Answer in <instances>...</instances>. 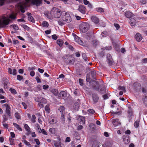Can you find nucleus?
<instances>
[{
	"label": "nucleus",
	"instance_id": "f257e3e1",
	"mask_svg": "<svg viewBox=\"0 0 147 147\" xmlns=\"http://www.w3.org/2000/svg\"><path fill=\"white\" fill-rule=\"evenodd\" d=\"M71 21V18L69 13H65L62 16L61 19L58 22L59 25L62 26L65 24L66 22L69 23Z\"/></svg>",
	"mask_w": 147,
	"mask_h": 147
},
{
	"label": "nucleus",
	"instance_id": "f03ea898",
	"mask_svg": "<svg viewBox=\"0 0 147 147\" xmlns=\"http://www.w3.org/2000/svg\"><path fill=\"white\" fill-rule=\"evenodd\" d=\"M61 13L59 9L56 7L53 8L50 13L47 14V17L49 18L51 17L53 18H59L61 16Z\"/></svg>",
	"mask_w": 147,
	"mask_h": 147
},
{
	"label": "nucleus",
	"instance_id": "7ed1b4c3",
	"mask_svg": "<svg viewBox=\"0 0 147 147\" xmlns=\"http://www.w3.org/2000/svg\"><path fill=\"white\" fill-rule=\"evenodd\" d=\"M24 4L25 8H23L22 6H21L20 8V11L23 13L25 12L24 9L25 7L29 6L30 4L37 5V0H25Z\"/></svg>",
	"mask_w": 147,
	"mask_h": 147
},
{
	"label": "nucleus",
	"instance_id": "20e7f679",
	"mask_svg": "<svg viewBox=\"0 0 147 147\" xmlns=\"http://www.w3.org/2000/svg\"><path fill=\"white\" fill-rule=\"evenodd\" d=\"M9 18L3 16L2 18L0 19V28L4 27L8 25L10 21Z\"/></svg>",
	"mask_w": 147,
	"mask_h": 147
},
{
	"label": "nucleus",
	"instance_id": "39448f33",
	"mask_svg": "<svg viewBox=\"0 0 147 147\" xmlns=\"http://www.w3.org/2000/svg\"><path fill=\"white\" fill-rule=\"evenodd\" d=\"M49 122L51 124H54L57 122V120L54 115H52L49 119Z\"/></svg>",
	"mask_w": 147,
	"mask_h": 147
},
{
	"label": "nucleus",
	"instance_id": "423d86ee",
	"mask_svg": "<svg viewBox=\"0 0 147 147\" xmlns=\"http://www.w3.org/2000/svg\"><path fill=\"white\" fill-rule=\"evenodd\" d=\"M38 102V105L41 108L43 106L42 103H45L47 101L45 99L41 97L40 98H38V100H37Z\"/></svg>",
	"mask_w": 147,
	"mask_h": 147
},
{
	"label": "nucleus",
	"instance_id": "0eeeda50",
	"mask_svg": "<svg viewBox=\"0 0 147 147\" xmlns=\"http://www.w3.org/2000/svg\"><path fill=\"white\" fill-rule=\"evenodd\" d=\"M89 28V25L87 23H84L82 26L81 28V30L83 32H87Z\"/></svg>",
	"mask_w": 147,
	"mask_h": 147
},
{
	"label": "nucleus",
	"instance_id": "6e6552de",
	"mask_svg": "<svg viewBox=\"0 0 147 147\" xmlns=\"http://www.w3.org/2000/svg\"><path fill=\"white\" fill-rule=\"evenodd\" d=\"M4 105L6 107V113L8 116H10L11 115V114L10 113L11 108L10 106L7 103L5 104Z\"/></svg>",
	"mask_w": 147,
	"mask_h": 147
},
{
	"label": "nucleus",
	"instance_id": "1a4fd4ad",
	"mask_svg": "<svg viewBox=\"0 0 147 147\" xmlns=\"http://www.w3.org/2000/svg\"><path fill=\"white\" fill-rule=\"evenodd\" d=\"M74 39L75 41L80 45H84V43L83 41L78 36L75 35L74 36Z\"/></svg>",
	"mask_w": 147,
	"mask_h": 147
},
{
	"label": "nucleus",
	"instance_id": "9d476101",
	"mask_svg": "<svg viewBox=\"0 0 147 147\" xmlns=\"http://www.w3.org/2000/svg\"><path fill=\"white\" fill-rule=\"evenodd\" d=\"M107 61L109 65H112L113 63V60L111 56L109 54H107Z\"/></svg>",
	"mask_w": 147,
	"mask_h": 147
},
{
	"label": "nucleus",
	"instance_id": "9b49d317",
	"mask_svg": "<svg viewBox=\"0 0 147 147\" xmlns=\"http://www.w3.org/2000/svg\"><path fill=\"white\" fill-rule=\"evenodd\" d=\"M78 9L80 12L82 14H84L86 13V8L84 5H80Z\"/></svg>",
	"mask_w": 147,
	"mask_h": 147
},
{
	"label": "nucleus",
	"instance_id": "f8f14e48",
	"mask_svg": "<svg viewBox=\"0 0 147 147\" xmlns=\"http://www.w3.org/2000/svg\"><path fill=\"white\" fill-rule=\"evenodd\" d=\"M112 123L113 125L115 126L119 125L121 124L120 122L119 121V120L117 119H113L112 120Z\"/></svg>",
	"mask_w": 147,
	"mask_h": 147
},
{
	"label": "nucleus",
	"instance_id": "ddd939ff",
	"mask_svg": "<svg viewBox=\"0 0 147 147\" xmlns=\"http://www.w3.org/2000/svg\"><path fill=\"white\" fill-rule=\"evenodd\" d=\"M24 128L26 131L27 132V133L26 134V135L27 136H28L31 133L30 131V128L29 127L28 124H25L24 126Z\"/></svg>",
	"mask_w": 147,
	"mask_h": 147
},
{
	"label": "nucleus",
	"instance_id": "4468645a",
	"mask_svg": "<svg viewBox=\"0 0 147 147\" xmlns=\"http://www.w3.org/2000/svg\"><path fill=\"white\" fill-rule=\"evenodd\" d=\"M58 141H55L54 144L55 147H62L61 145V139L60 138H58Z\"/></svg>",
	"mask_w": 147,
	"mask_h": 147
},
{
	"label": "nucleus",
	"instance_id": "2eb2a0df",
	"mask_svg": "<svg viewBox=\"0 0 147 147\" xmlns=\"http://www.w3.org/2000/svg\"><path fill=\"white\" fill-rule=\"evenodd\" d=\"M78 119L80 124H84L85 123V117L82 116H79L78 117Z\"/></svg>",
	"mask_w": 147,
	"mask_h": 147
},
{
	"label": "nucleus",
	"instance_id": "dca6fc26",
	"mask_svg": "<svg viewBox=\"0 0 147 147\" xmlns=\"http://www.w3.org/2000/svg\"><path fill=\"white\" fill-rule=\"evenodd\" d=\"M37 130L38 131V132L39 133H42V134L47 135V133L45 129H42L41 130V129L40 127L38 125H37Z\"/></svg>",
	"mask_w": 147,
	"mask_h": 147
},
{
	"label": "nucleus",
	"instance_id": "f3484780",
	"mask_svg": "<svg viewBox=\"0 0 147 147\" xmlns=\"http://www.w3.org/2000/svg\"><path fill=\"white\" fill-rule=\"evenodd\" d=\"M92 97L94 102V103H96L98 100V97L97 94H92Z\"/></svg>",
	"mask_w": 147,
	"mask_h": 147
},
{
	"label": "nucleus",
	"instance_id": "a211bd4d",
	"mask_svg": "<svg viewBox=\"0 0 147 147\" xmlns=\"http://www.w3.org/2000/svg\"><path fill=\"white\" fill-rule=\"evenodd\" d=\"M135 38L136 40L138 42L140 41L142 39V37L140 34L139 33H138L136 34Z\"/></svg>",
	"mask_w": 147,
	"mask_h": 147
},
{
	"label": "nucleus",
	"instance_id": "6ab92c4d",
	"mask_svg": "<svg viewBox=\"0 0 147 147\" xmlns=\"http://www.w3.org/2000/svg\"><path fill=\"white\" fill-rule=\"evenodd\" d=\"M50 90L51 92L53 93L55 96H57L59 92L58 90L57 89L52 88Z\"/></svg>",
	"mask_w": 147,
	"mask_h": 147
},
{
	"label": "nucleus",
	"instance_id": "aec40b11",
	"mask_svg": "<svg viewBox=\"0 0 147 147\" xmlns=\"http://www.w3.org/2000/svg\"><path fill=\"white\" fill-rule=\"evenodd\" d=\"M91 20L92 22L94 23L97 24L99 22V20L98 18L95 16H92L91 17Z\"/></svg>",
	"mask_w": 147,
	"mask_h": 147
},
{
	"label": "nucleus",
	"instance_id": "412c9836",
	"mask_svg": "<svg viewBox=\"0 0 147 147\" xmlns=\"http://www.w3.org/2000/svg\"><path fill=\"white\" fill-rule=\"evenodd\" d=\"M67 94L65 91H63L61 92L59 94V97L63 99L66 96Z\"/></svg>",
	"mask_w": 147,
	"mask_h": 147
},
{
	"label": "nucleus",
	"instance_id": "4be33fe9",
	"mask_svg": "<svg viewBox=\"0 0 147 147\" xmlns=\"http://www.w3.org/2000/svg\"><path fill=\"white\" fill-rule=\"evenodd\" d=\"M125 16L127 18H129L133 16L134 15L131 12L129 11H127L125 13Z\"/></svg>",
	"mask_w": 147,
	"mask_h": 147
},
{
	"label": "nucleus",
	"instance_id": "5701e85b",
	"mask_svg": "<svg viewBox=\"0 0 147 147\" xmlns=\"http://www.w3.org/2000/svg\"><path fill=\"white\" fill-rule=\"evenodd\" d=\"M129 23L131 26H133L136 25V22L135 19L132 18L129 20Z\"/></svg>",
	"mask_w": 147,
	"mask_h": 147
},
{
	"label": "nucleus",
	"instance_id": "b1692460",
	"mask_svg": "<svg viewBox=\"0 0 147 147\" xmlns=\"http://www.w3.org/2000/svg\"><path fill=\"white\" fill-rule=\"evenodd\" d=\"M30 14H31L30 13H27V15L28 16V19L29 21H31L32 22H34V18L32 16L30 15Z\"/></svg>",
	"mask_w": 147,
	"mask_h": 147
},
{
	"label": "nucleus",
	"instance_id": "393cba45",
	"mask_svg": "<svg viewBox=\"0 0 147 147\" xmlns=\"http://www.w3.org/2000/svg\"><path fill=\"white\" fill-rule=\"evenodd\" d=\"M13 125L18 130L20 131H22V128L20 127V125L15 123H13Z\"/></svg>",
	"mask_w": 147,
	"mask_h": 147
},
{
	"label": "nucleus",
	"instance_id": "a878e982",
	"mask_svg": "<svg viewBox=\"0 0 147 147\" xmlns=\"http://www.w3.org/2000/svg\"><path fill=\"white\" fill-rule=\"evenodd\" d=\"M129 110L127 111L128 116L130 117L131 116H132L133 114V112L131 109L130 108V107H129Z\"/></svg>",
	"mask_w": 147,
	"mask_h": 147
},
{
	"label": "nucleus",
	"instance_id": "bb28decb",
	"mask_svg": "<svg viewBox=\"0 0 147 147\" xmlns=\"http://www.w3.org/2000/svg\"><path fill=\"white\" fill-rule=\"evenodd\" d=\"M143 101L144 104L147 106V94H146L144 96Z\"/></svg>",
	"mask_w": 147,
	"mask_h": 147
},
{
	"label": "nucleus",
	"instance_id": "cd10ccee",
	"mask_svg": "<svg viewBox=\"0 0 147 147\" xmlns=\"http://www.w3.org/2000/svg\"><path fill=\"white\" fill-rule=\"evenodd\" d=\"M99 142L97 141H94L93 142L92 147H98Z\"/></svg>",
	"mask_w": 147,
	"mask_h": 147
},
{
	"label": "nucleus",
	"instance_id": "c85d7f7f",
	"mask_svg": "<svg viewBox=\"0 0 147 147\" xmlns=\"http://www.w3.org/2000/svg\"><path fill=\"white\" fill-rule=\"evenodd\" d=\"M57 44L60 47L61 46L63 43V41L61 39H58L57 41Z\"/></svg>",
	"mask_w": 147,
	"mask_h": 147
},
{
	"label": "nucleus",
	"instance_id": "c756f323",
	"mask_svg": "<svg viewBox=\"0 0 147 147\" xmlns=\"http://www.w3.org/2000/svg\"><path fill=\"white\" fill-rule=\"evenodd\" d=\"M58 110L61 113L65 112V109L64 107L62 106H61L58 109Z\"/></svg>",
	"mask_w": 147,
	"mask_h": 147
},
{
	"label": "nucleus",
	"instance_id": "7c9ffc66",
	"mask_svg": "<svg viewBox=\"0 0 147 147\" xmlns=\"http://www.w3.org/2000/svg\"><path fill=\"white\" fill-rule=\"evenodd\" d=\"M111 144L110 142H107L104 145H103L102 147H111Z\"/></svg>",
	"mask_w": 147,
	"mask_h": 147
},
{
	"label": "nucleus",
	"instance_id": "2f4dec72",
	"mask_svg": "<svg viewBox=\"0 0 147 147\" xmlns=\"http://www.w3.org/2000/svg\"><path fill=\"white\" fill-rule=\"evenodd\" d=\"M12 26L13 29L15 30H18L19 29V27L18 26L17 24H13L11 26Z\"/></svg>",
	"mask_w": 147,
	"mask_h": 147
},
{
	"label": "nucleus",
	"instance_id": "473e14b6",
	"mask_svg": "<svg viewBox=\"0 0 147 147\" xmlns=\"http://www.w3.org/2000/svg\"><path fill=\"white\" fill-rule=\"evenodd\" d=\"M42 26L43 27H48L49 26V24L46 21H43L42 24Z\"/></svg>",
	"mask_w": 147,
	"mask_h": 147
},
{
	"label": "nucleus",
	"instance_id": "72a5a7b5",
	"mask_svg": "<svg viewBox=\"0 0 147 147\" xmlns=\"http://www.w3.org/2000/svg\"><path fill=\"white\" fill-rule=\"evenodd\" d=\"M45 111L48 113H49V105H47L45 107Z\"/></svg>",
	"mask_w": 147,
	"mask_h": 147
},
{
	"label": "nucleus",
	"instance_id": "f704fd0d",
	"mask_svg": "<svg viewBox=\"0 0 147 147\" xmlns=\"http://www.w3.org/2000/svg\"><path fill=\"white\" fill-rule=\"evenodd\" d=\"M36 117L34 115H32V117H31V121L32 122L34 123L36 122Z\"/></svg>",
	"mask_w": 147,
	"mask_h": 147
},
{
	"label": "nucleus",
	"instance_id": "c9c22d12",
	"mask_svg": "<svg viewBox=\"0 0 147 147\" xmlns=\"http://www.w3.org/2000/svg\"><path fill=\"white\" fill-rule=\"evenodd\" d=\"M49 131L52 134H54L55 132V130L54 128H50L49 130Z\"/></svg>",
	"mask_w": 147,
	"mask_h": 147
},
{
	"label": "nucleus",
	"instance_id": "e433bc0d",
	"mask_svg": "<svg viewBox=\"0 0 147 147\" xmlns=\"http://www.w3.org/2000/svg\"><path fill=\"white\" fill-rule=\"evenodd\" d=\"M23 142L27 146H28L29 147H31V146L30 143L27 141L26 140H23Z\"/></svg>",
	"mask_w": 147,
	"mask_h": 147
},
{
	"label": "nucleus",
	"instance_id": "4c0bfd02",
	"mask_svg": "<svg viewBox=\"0 0 147 147\" xmlns=\"http://www.w3.org/2000/svg\"><path fill=\"white\" fill-rule=\"evenodd\" d=\"M9 91L12 94H16L17 93V92L16 90L14 89L10 88L9 89Z\"/></svg>",
	"mask_w": 147,
	"mask_h": 147
},
{
	"label": "nucleus",
	"instance_id": "58836bf2",
	"mask_svg": "<svg viewBox=\"0 0 147 147\" xmlns=\"http://www.w3.org/2000/svg\"><path fill=\"white\" fill-rule=\"evenodd\" d=\"M134 125L135 127L138 128L139 125V121H136L134 123Z\"/></svg>",
	"mask_w": 147,
	"mask_h": 147
},
{
	"label": "nucleus",
	"instance_id": "ea45409f",
	"mask_svg": "<svg viewBox=\"0 0 147 147\" xmlns=\"http://www.w3.org/2000/svg\"><path fill=\"white\" fill-rule=\"evenodd\" d=\"M118 89L119 90H122L124 92H125L126 91L125 90V87L124 86H123L122 87L119 86L118 87Z\"/></svg>",
	"mask_w": 147,
	"mask_h": 147
},
{
	"label": "nucleus",
	"instance_id": "a19ab883",
	"mask_svg": "<svg viewBox=\"0 0 147 147\" xmlns=\"http://www.w3.org/2000/svg\"><path fill=\"white\" fill-rule=\"evenodd\" d=\"M17 80L19 81H21L23 79V77L20 75H18L17 76Z\"/></svg>",
	"mask_w": 147,
	"mask_h": 147
},
{
	"label": "nucleus",
	"instance_id": "79ce46f5",
	"mask_svg": "<svg viewBox=\"0 0 147 147\" xmlns=\"http://www.w3.org/2000/svg\"><path fill=\"white\" fill-rule=\"evenodd\" d=\"M9 17L12 19H15L16 18V15L13 14H11L9 15Z\"/></svg>",
	"mask_w": 147,
	"mask_h": 147
},
{
	"label": "nucleus",
	"instance_id": "37998d69",
	"mask_svg": "<svg viewBox=\"0 0 147 147\" xmlns=\"http://www.w3.org/2000/svg\"><path fill=\"white\" fill-rule=\"evenodd\" d=\"M15 116L16 117V118L18 119H20V116L19 115L18 113L16 112L15 113Z\"/></svg>",
	"mask_w": 147,
	"mask_h": 147
},
{
	"label": "nucleus",
	"instance_id": "c03bdc74",
	"mask_svg": "<svg viewBox=\"0 0 147 147\" xmlns=\"http://www.w3.org/2000/svg\"><path fill=\"white\" fill-rule=\"evenodd\" d=\"M96 11L100 12H103L104 11V9L102 8L99 7L96 9Z\"/></svg>",
	"mask_w": 147,
	"mask_h": 147
},
{
	"label": "nucleus",
	"instance_id": "a18cd8bd",
	"mask_svg": "<svg viewBox=\"0 0 147 147\" xmlns=\"http://www.w3.org/2000/svg\"><path fill=\"white\" fill-rule=\"evenodd\" d=\"M114 26L116 28L117 30H118L120 28V26L117 24L114 23Z\"/></svg>",
	"mask_w": 147,
	"mask_h": 147
},
{
	"label": "nucleus",
	"instance_id": "49530a36",
	"mask_svg": "<svg viewBox=\"0 0 147 147\" xmlns=\"http://www.w3.org/2000/svg\"><path fill=\"white\" fill-rule=\"evenodd\" d=\"M65 112L61 113V120H63L65 117Z\"/></svg>",
	"mask_w": 147,
	"mask_h": 147
},
{
	"label": "nucleus",
	"instance_id": "de8ad7c7",
	"mask_svg": "<svg viewBox=\"0 0 147 147\" xmlns=\"http://www.w3.org/2000/svg\"><path fill=\"white\" fill-rule=\"evenodd\" d=\"M92 43L94 46H96L98 44V42L97 40H94L92 41Z\"/></svg>",
	"mask_w": 147,
	"mask_h": 147
},
{
	"label": "nucleus",
	"instance_id": "09e8293b",
	"mask_svg": "<svg viewBox=\"0 0 147 147\" xmlns=\"http://www.w3.org/2000/svg\"><path fill=\"white\" fill-rule=\"evenodd\" d=\"M88 111L91 114H93L95 112V111L94 110L92 109H89L88 110Z\"/></svg>",
	"mask_w": 147,
	"mask_h": 147
},
{
	"label": "nucleus",
	"instance_id": "8fccbe9b",
	"mask_svg": "<svg viewBox=\"0 0 147 147\" xmlns=\"http://www.w3.org/2000/svg\"><path fill=\"white\" fill-rule=\"evenodd\" d=\"M79 82L80 83V84L81 86H83V80L81 79H79Z\"/></svg>",
	"mask_w": 147,
	"mask_h": 147
},
{
	"label": "nucleus",
	"instance_id": "3c124183",
	"mask_svg": "<svg viewBox=\"0 0 147 147\" xmlns=\"http://www.w3.org/2000/svg\"><path fill=\"white\" fill-rule=\"evenodd\" d=\"M5 0H0V6H3L5 3Z\"/></svg>",
	"mask_w": 147,
	"mask_h": 147
},
{
	"label": "nucleus",
	"instance_id": "603ef678",
	"mask_svg": "<svg viewBox=\"0 0 147 147\" xmlns=\"http://www.w3.org/2000/svg\"><path fill=\"white\" fill-rule=\"evenodd\" d=\"M13 42L14 45H16L19 43V42L18 40H13Z\"/></svg>",
	"mask_w": 147,
	"mask_h": 147
},
{
	"label": "nucleus",
	"instance_id": "864d4df0",
	"mask_svg": "<svg viewBox=\"0 0 147 147\" xmlns=\"http://www.w3.org/2000/svg\"><path fill=\"white\" fill-rule=\"evenodd\" d=\"M7 80V81H6L4 84V85L5 87L6 88H7L8 86H7V84H8V82L7 81V80Z\"/></svg>",
	"mask_w": 147,
	"mask_h": 147
},
{
	"label": "nucleus",
	"instance_id": "5fc2aeb1",
	"mask_svg": "<svg viewBox=\"0 0 147 147\" xmlns=\"http://www.w3.org/2000/svg\"><path fill=\"white\" fill-rule=\"evenodd\" d=\"M17 74V71L16 69H13V70L12 74L13 76H15Z\"/></svg>",
	"mask_w": 147,
	"mask_h": 147
},
{
	"label": "nucleus",
	"instance_id": "6e6d98bb",
	"mask_svg": "<svg viewBox=\"0 0 147 147\" xmlns=\"http://www.w3.org/2000/svg\"><path fill=\"white\" fill-rule=\"evenodd\" d=\"M11 136L12 138H14L15 137V134L13 132H11L10 133Z\"/></svg>",
	"mask_w": 147,
	"mask_h": 147
},
{
	"label": "nucleus",
	"instance_id": "4d7b16f0",
	"mask_svg": "<svg viewBox=\"0 0 147 147\" xmlns=\"http://www.w3.org/2000/svg\"><path fill=\"white\" fill-rule=\"evenodd\" d=\"M49 86L48 85L46 84L43 86V88L45 90H46L49 88Z\"/></svg>",
	"mask_w": 147,
	"mask_h": 147
},
{
	"label": "nucleus",
	"instance_id": "13d9d810",
	"mask_svg": "<svg viewBox=\"0 0 147 147\" xmlns=\"http://www.w3.org/2000/svg\"><path fill=\"white\" fill-rule=\"evenodd\" d=\"M91 74L93 77H94L96 75V72L94 70L92 71L91 72Z\"/></svg>",
	"mask_w": 147,
	"mask_h": 147
},
{
	"label": "nucleus",
	"instance_id": "bf43d9fd",
	"mask_svg": "<svg viewBox=\"0 0 147 147\" xmlns=\"http://www.w3.org/2000/svg\"><path fill=\"white\" fill-rule=\"evenodd\" d=\"M52 38L55 40H56L57 38V37L56 34H53L52 36Z\"/></svg>",
	"mask_w": 147,
	"mask_h": 147
},
{
	"label": "nucleus",
	"instance_id": "052dcab7",
	"mask_svg": "<svg viewBox=\"0 0 147 147\" xmlns=\"http://www.w3.org/2000/svg\"><path fill=\"white\" fill-rule=\"evenodd\" d=\"M82 57H83L84 59V60L85 61H86V54L84 53H83L82 55Z\"/></svg>",
	"mask_w": 147,
	"mask_h": 147
},
{
	"label": "nucleus",
	"instance_id": "680f3d73",
	"mask_svg": "<svg viewBox=\"0 0 147 147\" xmlns=\"http://www.w3.org/2000/svg\"><path fill=\"white\" fill-rule=\"evenodd\" d=\"M40 47V49H45L46 47L45 46H43V45L40 46V45L37 44V47Z\"/></svg>",
	"mask_w": 147,
	"mask_h": 147
},
{
	"label": "nucleus",
	"instance_id": "e2e57ef3",
	"mask_svg": "<svg viewBox=\"0 0 147 147\" xmlns=\"http://www.w3.org/2000/svg\"><path fill=\"white\" fill-rule=\"evenodd\" d=\"M35 74V72L34 71H30V75L31 76H34Z\"/></svg>",
	"mask_w": 147,
	"mask_h": 147
},
{
	"label": "nucleus",
	"instance_id": "0e129e2a",
	"mask_svg": "<svg viewBox=\"0 0 147 147\" xmlns=\"http://www.w3.org/2000/svg\"><path fill=\"white\" fill-rule=\"evenodd\" d=\"M18 72L20 74H23L24 73V70L23 69H20L18 71Z\"/></svg>",
	"mask_w": 147,
	"mask_h": 147
},
{
	"label": "nucleus",
	"instance_id": "69168bd1",
	"mask_svg": "<svg viewBox=\"0 0 147 147\" xmlns=\"http://www.w3.org/2000/svg\"><path fill=\"white\" fill-rule=\"evenodd\" d=\"M70 138L69 137H67L65 140V142H69L70 141Z\"/></svg>",
	"mask_w": 147,
	"mask_h": 147
},
{
	"label": "nucleus",
	"instance_id": "338daca9",
	"mask_svg": "<svg viewBox=\"0 0 147 147\" xmlns=\"http://www.w3.org/2000/svg\"><path fill=\"white\" fill-rule=\"evenodd\" d=\"M105 48L107 50H111L112 49L111 47L110 46H107L105 47Z\"/></svg>",
	"mask_w": 147,
	"mask_h": 147
},
{
	"label": "nucleus",
	"instance_id": "774afa93",
	"mask_svg": "<svg viewBox=\"0 0 147 147\" xmlns=\"http://www.w3.org/2000/svg\"><path fill=\"white\" fill-rule=\"evenodd\" d=\"M51 32V30H49L45 31V33L46 34H50Z\"/></svg>",
	"mask_w": 147,
	"mask_h": 147
}]
</instances>
